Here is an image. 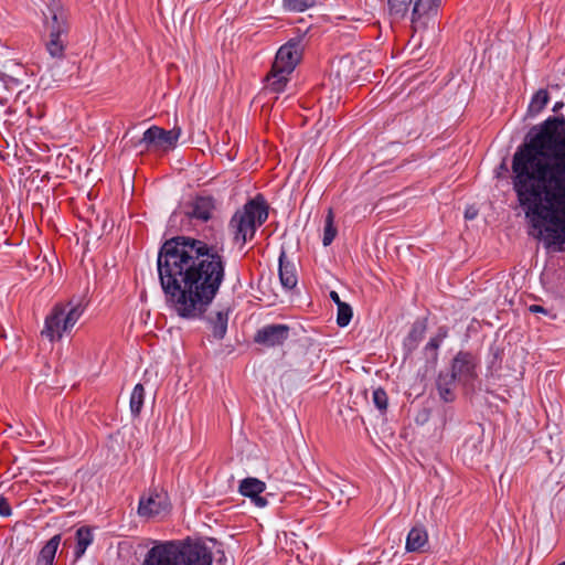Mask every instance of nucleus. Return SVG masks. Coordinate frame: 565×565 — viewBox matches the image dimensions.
Wrapping results in <instances>:
<instances>
[{
	"label": "nucleus",
	"instance_id": "obj_15",
	"mask_svg": "<svg viewBox=\"0 0 565 565\" xmlns=\"http://www.w3.org/2000/svg\"><path fill=\"white\" fill-rule=\"evenodd\" d=\"M278 276L284 289L292 290L298 284L295 264L287 259L286 250L280 249L278 257Z\"/></svg>",
	"mask_w": 565,
	"mask_h": 565
},
{
	"label": "nucleus",
	"instance_id": "obj_27",
	"mask_svg": "<svg viewBox=\"0 0 565 565\" xmlns=\"http://www.w3.org/2000/svg\"><path fill=\"white\" fill-rule=\"evenodd\" d=\"M315 3L316 0H284L285 9L292 12H303Z\"/></svg>",
	"mask_w": 565,
	"mask_h": 565
},
{
	"label": "nucleus",
	"instance_id": "obj_26",
	"mask_svg": "<svg viewBox=\"0 0 565 565\" xmlns=\"http://www.w3.org/2000/svg\"><path fill=\"white\" fill-rule=\"evenodd\" d=\"M352 316H353V311L349 303H347V302L339 303L338 315H337V324L340 328H344V327L349 326V323L351 322Z\"/></svg>",
	"mask_w": 565,
	"mask_h": 565
},
{
	"label": "nucleus",
	"instance_id": "obj_20",
	"mask_svg": "<svg viewBox=\"0 0 565 565\" xmlns=\"http://www.w3.org/2000/svg\"><path fill=\"white\" fill-rule=\"evenodd\" d=\"M427 329V320L420 319L416 320L404 340V345L408 348V350H413L417 347V344L423 340L425 332Z\"/></svg>",
	"mask_w": 565,
	"mask_h": 565
},
{
	"label": "nucleus",
	"instance_id": "obj_17",
	"mask_svg": "<svg viewBox=\"0 0 565 565\" xmlns=\"http://www.w3.org/2000/svg\"><path fill=\"white\" fill-rule=\"evenodd\" d=\"M428 543V533L424 526H414L409 530L405 548L407 552H420Z\"/></svg>",
	"mask_w": 565,
	"mask_h": 565
},
{
	"label": "nucleus",
	"instance_id": "obj_32",
	"mask_svg": "<svg viewBox=\"0 0 565 565\" xmlns=\"http://www.w3.org/2000/svg\"><path fill=\"white\" fill-rule=\"evenodd\" d=\"M330 298L337 305V307H339V303H344L343 301H341L340 296L337 291H331Z\"/></svg>",
	"mask_w": 565,
	"mask_h": 565
},
{
	"label": "nucleus",
	"instance_id": "obj_24",
	"mask_svg": "<svg viewBox=\"0 0 565 565\" xmlns=\"http://www.w3.org/2000/svg\"><path fill=\"white\" fill-rule=\"evenodd\" d=\"M413 0H386L390 15L404 18L409 13Z\"/></svg>",
	"mask_w": 565,
	"mask_h": 565
},
{
	"label": "nucleus",
	"instance_id": "obj_16",
	"mask_svg": "<svg viewBox=\"0 0 565 565\" xmlns=\"http://www.w3.org/2000/svg\"><path fill=\"white\" fill-rule=\"evenodd\" d=\"M168 504L166 499L159 494H150L147 498H140L138 504V514L143 518H151L166 511Z\"/></svg>",
	"mask_w": 565,
	"mask_h": 565
},
{
	"label": "nucleus",
	"instance_id": "obj_22",
	"mask_svg": "<svg viewBox=\"0 0 565 565\" xmlns=\"http://www.w3.org/2000/svg\"><path fill=\"white\" fill-rule=\"evenodd\" d=\"M548 103V93L546 89H539L531 98L526 115L530 118L536 117L541 110L546 106Z\"/></svg>",
	"mask_w": 565,
	"mask_h": 565
},
{
	"label": "nucleus",
	"instance_id": "obj_18",
	"mask_svg": "<svg viewBox=\"0 0 565 565\" xmlns=\"http://www.w3.org/2000/svg\"><path fill=\"white\" fill-rule=\"evenodd\" d=\"M291 73H280L271 66L270 73L266 76L265 88L266 90L280 94L285 92L286 86L290 79Z\"/></svg>",
	"mask_w": 565,
	"mask_h": 565
},
{
	"label": "nucleus",
	"instance_id": "obj_35",
	"mask_svg": "<svg viewBox=\"0 0 565 565\" xmlns=\"http://www.w3.org/2000/svg\"><path fill=\"white\" fill-rule=\"evenodd\" d=\"M557 565H565V562H561V563H558Z\"/></svg>",
	"mask_w": 565,
	"mask_h": 565
},
{
	"label": "nucleus",
	"instance_id": "obj_3",
	"mask_svg": "<svg viewBox=\"0 0 565 565\" xmlns=\"http://www.w3.org/2000/svg\"><path fill=\"white\" fill-rule=\"evenodd\" d=\"M211 551L202 543L182 541L157 542L141 565H212Z\"/></svg>",
	"mask_w": 565,
	"mask_h": 565
},
{
	"label": "nucleus",
	"instance_id": "obj_5",
	"mask_svg": "<svg viewBox=\"0 0 565 565\" xmlns=\"http://www.w3.org/2000/svg\"><path fill=\"white\" fill-rule=\"evenodd\" d=\"M268 218V205L263 195L258 194L238 209L228 222V231L235 244L243 247L252 241L258 227Z\"/></svg>",
	"mask_w": 565,
	"mask_h": 565
},
{
	"label": "nucleus",
	"instance_id": "obj_19",
	"mask_svg": "<svg viewBox=\"0 0 565 565\" xmlns=\"http://www.w3.org/2000/svg\"><path fill=\"white\" fill-rule=\"evenodd\" d=\"M61 540V534H55L45 543L39 553L36 565H53Z\"/></svg>",
	"mask_w": 565,
	"mask_h": 565
},
{
	"label": "nucleus",
	"instance_id": "obj_11",
	"mask_svg": "<svg viewBox=\"0 0 565 565\" xmlns=\"http://www.w3.org/2000/svg\"><path fill=\"white\" fill-rule=\"evenodd\" d=\"M290 337V327L282 323L266 324L258 329L254 342L266 348L282 345Z\"/></svg>",
	"mask_w": 565,
	"mask_h": 565
},
{
	"label": "nucleus",
	"instance_id": "obj_4",
	"mask_svg": "<svg viewBox=\"0 0 565 565\" xmlns=\"http://www.w3.org/2000/svg\"><path fill=\"white\" fill-rule=\"evenodd\" d=\"M41 13L46 52L52 58L62 60L70 31L67 11L60 0H45Z\"/></svg>",
	"mask_w": 565,
	"mask_h": 565
},
{
	"label": "nucleus",
	"instance_id": "obj_30",
	"mask_svg": "<svg viewBox=\"0 0 565 565\" xmlns=\"http://www.w3.org/2000/svg\"><path fill=\"white\" fill-rule=\"evenodd\" d=\"M12 515V509L8 499L4 495H0V516L9 518Z\"/></svg>",
	"mask_w": 565,
	"mask_h": 565
},
{
	"label": "nucleus",
	"instance_id": "obj_33",
	"mask_svg": "<svg viewBox=\"0 0 565 565\" xmlns=\"http://www.w3.org/2000/svg\"><path fill=\"white\" fill-rule=\"evenodd\" d=\"M475 216H476V212H470L469 210H467V211L465 212V217H466L467 220H472Z\"/></svg>",
	"mask_w": 565,
	"mask_h": 565
},
{
	"label": "nucleus",
	"instance_id": "obj_8",
	"mask_svg": "<svg viewBox=\"0 0 565 565\" xmlns=\"http://www.w3.org/2000/svg\"><path fill=\"white\" fill-rule=\"evenodd\" d=\"M478 361L476 356L468 351H459L450 362V369L447 370L455 379L458 384L463 387L473 385V382L478 379Z\"/></svg>",
	"mask_w": 565,
	"mask_h": 565
},
{
	"label": "nucleus",
	"instance_id": "obj_7",
	"mask_svg": "<svg viewBox=\"0 0 565 565\" xmlns=\"http://www.w3.org/2000/svg\"><path fill=\"white\" fill-rule=\"evenodd\" d=\"M443 0H413L411 23L415 32L434 29Z\"/></svg>",
	"mask_w": 565,
	"mask_h": 565
},
{
	"label": "nucleus",
	"instance_id": "obj_23",
	"mask_svg": "<svg viewBox=\"0 0 565 565\" xmlns=\"http://www.w3.org/2000/svg\"><path fill=\"white\" fill-rule=\"evenodd\" d=\"M143 399L145 388L142 384L138 383L134 386L129 401L130 413L134 417H137L140 414L143 406Z\"/></svg>",
	"mask_w": 565,
	"mask_h": 565
},
{
	"label": "nucleus",
	"instance_id": "obj_13",
	"mask_svg": "<svg viewBox=\"0 0 565 565\" xmlns=\"http://www.w3.org/2000/svg\"><path fill=\"white\" fill-rule=\"evenodd\" d=\"M238 490L243 497L249 498L258 508H265L268 504L267 499L260 495L266 490V484L257 478L248 477L243 479Z\"/></svg>",
	"mask_w": 565,
	"mask_h": 565
},
{
	"label": "nucleus",
	"instance_id": "obj_2",
	"mask_svg": "<svg viewBox=\"0 0 565 565\" xmlns=\"http://www.w3.org/2000/svg\"><path fill=\"white\" fill-rule=\"evenodd\" d=\"M226 260L216 246L190 236L166 241L157 256V271L167 308L186 321H205L223 340L228 309L209 313L225 279Z\"/></svg>",
	"mask_w": 565,
	"mask_h": 565
},
{
	"label": "nucleus",
	"instance_id": "obj_21",
	"mask_svg": "<svg viewBox=\"0 0 565 565\" xmlns=\"http://www.w3.org/2000/svg\"><path fill=\"white\" fill-rule=\"evenodd\" d=\"M93 534L92 531L82 526L76 531V546L74 550V556L76 559H79L86 552L87 547L93 543Z\"/></svg>",
	"mask_w": 565,
	"mask_h": 565
},
{
	"label": "nucleus",
	"instance_id": "obj_10",
	"mask_svg": "<svg viewBox=\"0 0 565 565\" xmlns=\"http://www.w3.org/2000/svg\"><path fill=\"white\" fill-rule=\"evenodd\" d=\"M181 136L180 128L164 130L158 126L149 127L141 139L136 142V147L149 148H173Z\"/></svg>",
	"mask_w": 565,
	"mask_h": 565
},
{
	"label": "nucleus",
	"instance_id": "obj_12",
	"mask_svg": "<svg viewBox=\"0 0 565 565\" xmlns=\"http://www.w3.org/2000/svg\"><path fill=\"white\" fill-rule=\"evenodd\" d=\"M214 209L215 204L213 198L196 196L191 203L184 206L183 214L189 221L205 223L212 217Z\"/></svg>",
	"mask_w": 565,
	"mask_h": 565
},
{
	"label": "nucleus",
	"instance_id": "obj_1",
	"mask_svg": "<svg viewBox=\"0 0 565 565\" xmlns=\"http://www.w3.org/2000/svg\"><path fill=\"white\" fill-rule=\"evenodd\" d=\"M516 202L545 247L565 244V117L550 116L530 128L511 161Z\"/></svg>",
	"mask_w": 565,
	"mask_h": 565
},
{
	"label": "nucleus",
	"instance_id": "obj_34",
	"mask_svg": "<svg viewBox=\"0 0 565 565\" xmlns=\"http://www.w3.org/2000/svg\"><path fill=\"white\" fill-rule=\"evenodd\" d=\"M564 106V104L562 102H557L555 103V105L553 106V111H557L558 109H561L562 107Z\"/></svg>",
	"mask_w": 565,
	"mask_h": 565
},
{
	"label": "nucleus",
	"instance_id": "obj_25",
	"mask_svg": "<svg viewBox=\"0 0 565 565\" xmlns=\"http://www.w3.org/2000/svg\"><path fill=\"white\" fill-rule=\"evenodd\" d=\"M337 236V227L334 225V215L331 209H329L326 218H324V227H323V237L322 245L324 247L329 246Z\"/></svg>",
	"mask_w": 565,
	"mask_h": 565
},
{
	"label": "nucleus",
	"instance_id": "obj_6",
	"mask_svg": "<svg viewBox=\"0 0 565 565\" xmlns=\"http://www.w3.org/2000/svg\"><path fill=\"white\" fill-rule=\"evenodd\" d=\"M85 307L79 299H71L65 303H56L45 317L42 337L50 342L61 340L81 319Z\"/></svg>",
	"mask_w": 565,
	"mask_h": 565
},
{
	"label": "nucleus",
	"instance_id": "obj_9",
	"mask_svg": "<svg viewBox=\"0 0 565 565\" xmlns=\"http://www.w3.org/2000/svg\"><path fill=\"white\" fill-rule=\"evenodd\" d=\"M302 52L301 39H290L278 49L271 66L280 73H292L301 60Z\"/></svg>",
	"mask_w": 565,
	"mask_h": 565
},
{
	"label": "nucleus",
	"instance_id": "obj_28",
	"mask_svg": "<svg viewBox=\"0 0 565 565\" xmlns=\"http://www.w3.org/2000/svg\"><path fill=\"white\" fill-rule=\"evenodd\" d=\"M448 337V329L440 327L435 337L430 338L425 345V351H437L443 344L444 340Z\"/></svg>",
	"mask_w": 565,
	"mask_h": 565
},
{
	"label": "nucleus",
	"instance_id": "obj_14",
	"mask_svg": "<svg viewBox=\"0 0 565 565\" xmlns=\"http://www.w3.org/2000/svg\"><path fill=\"white\" fill-rule=\"evenodd\" d=\"M458 381L455 375L447 371H439L435 380V386L438 397L444 403H452L456 401V384Z\"/></svg>",
	"mask_w": 565,
	"mask_h": 565
},
{
	"label": "nucleus",
	"instance_id": "obj_29",
	"mask_svg": "<svg viewBox=\"0 0 565 565\" xmlns=\"http://www.w3.org/2000/svg\"><path fill=\"white\" fill-rule=\"evenodd\" d=\"M372 397L373 403L379 411H386L388 405V398L386 392L382 387H377L376 390H374Z\"/></svg>",
	"mask_w": 565,
	"mask_h": 565
},
{
	"label": "nucleus",
	"instance_id": "obj_31",
	"mask_svg": "<svg viewBox=\"0 0 565 565\" xmlns=\"http://www.w3.org/2000/svg\"><path fill=\"white\" fill-rule=\"evenodd\" d=\"M529 311L532 312V313H543V315L550 316L553 319L556 317L550 310H547L546 308H544V307H542L540 305H531L529 307Z\"/></svg>",
	"mask_w": 565,
	"mask_h": 565
}]
</instances>
